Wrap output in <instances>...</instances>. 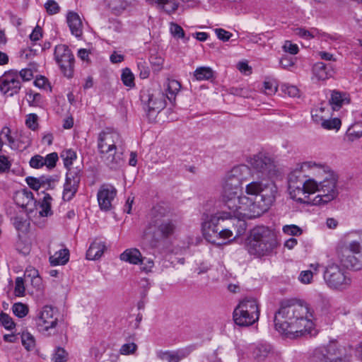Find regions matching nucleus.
I'll use <instances>...</instances> for the list:
<instances>
[{"instance_id": "44", "label": "nucleus", "mask_w": 362, "mask_h": 362, "mask_svg": "<svg viewBox=\"0 0 362 362\" xmlns=\"http://www.w3.org/2000/svg\"><path fill=\"white\" fill-rule=\"evenodd\" d=\"M12 310L14 315L20 318L25 317L28 313V307L21 303H15L12 307Z\"/></svg>"}, {"instance_id": "61", "label": "nucleus", "mask_w": 362, "mask_h": 362, "mask_svg": "<svg viewBox=\"0 0 362 362\" xmlns=\"http://www.w3.org/2000/svg\"><path fill=\"white\" fill-rule=\"evenodd\" d=\"M283 49L289 54H296L298 52V47L296 44H293L291 41H286Z\"/></svg>"}, {"instance_id": "36", "label": "nucleus", "mask_w": 362, "mask_h": 362, "mask_svg": "<svg viewBox=\"0 0 362 362\" xmlns=\"http://www.w3.org/2000/svg\"><path fill=\"white\" fill-rule=\"evenodd\" d=\"M180 83L176 80H169L166 90V98L173 103L175 100L176 94L180 91Z\"/></svg>"}, {"instance_id": "13", "label": "nucleus", "mask_w": 362, "mask_h": 362, "mask_svg": "<svg viewBox=\"0 0 362 362\" xmlns=\"http://www.w3.org/2000/svg\"><path fill=\"white\" fill-rule=\"evenodd\" d=\"M54 59L63 74L67 78L74 75V57L68 46L58 45L54 49Z\"/></svg>"}, {"instance_id": "45", "label": "nucleus", "mask_w": 362, "mask_h": 362, "mask_svg": "<svg viewBox=\"0 0 362 362\" xmlns=\"http://www.w3.org/2000/svg\"><path fill=\"white\" fill-rule=\"evenodd\" d=\"M42 96L40 93L30 90L26 94V100L30 106H38L41 103Z\"/></svg>"}, {"instance_id": "5", "label": "nucleus", "mask_w": 362, "mask_h": 362, "mask_svg": "<svg viewBox=\"0 0 362 362\" xmlns=\"http://www.w3.org/2000/svg\"><path fill=\"white\" fill-rule=\"evenodd\" d=\"M245 241L250 253L259 256L271 252L278 246L276 235L269 228H253Z\"/></svg>"}, {"instance_id": "21", "label": "nucleus", "mask_w": 362, "mask_h": 362, "mask_svg": "<svg viewBox=\"0 0 362 362\" xmlns=\"http://www.w3.org/2000/svg\"><path fill=\"white\" fill-rule=\"evenodd\" d=\"M13 199L15 203L25 209L32 212L36 206V200L34 199L32 192L25 189L15 193Z\"/></svg>"}, {"instance_id": "8", "label": "nucleus", "mask_w": 362, "mask_h": 362, "mask_svg": "<svg viewBox=\"0 0 362 362\" xmlns=\"http://www.w3.org/2000/svg\"><path fill=\"white\" fill-rule=\"evenodd\" d=\"M260 314L256 299L245 298L233 311V320L240 327H249L258 321Z\"/></svg>"}, {"instance_id": "20", "label": "nucleus", "mask_w": 362, "mask_h": 362, "mask_svg": "<svg viewBox=\"0 0 362 362\" xmlns=\"http://www.w3.org/2000/svg\"><path fill=\"white\" fill-rule=\"evenodd\" d=\"M202 228V233L205 239L213 244L221 245L224 243L220 241L230 239L233 236V231L228 228Z\"/></svg>"}, {"instance_id": "62", "label": "nucleus", "mask_w": 362, "mask_h": 362, "mask_svg": "<svg viewBox=\"0 0 362 362\" xmlns=\"http://www.w3.org/2000/svg\"><path fill=\"white\" fill-rule=\"evenodd\" d=\"M215 33L218 38L223 42H227L232 36V33L222 28H216Z\"/></svg>"}, {"instance_id": "59", "label": "nucleus", "mask_w": 362, "mask_h": 362, "mask_svg": "<svg viewBox=\"0 0 362 362\" xmlns=\"http://www.w3.org/2000/svg\"><path fill=\"white\" fill-rule=\"evenodd\" d=\"M1 135L4 136L5 139H6L9 146L11 148H15V140L11 135V129L8 127H4L2 128L1 132Z\"/></svg>"}, {"instance_id": "47", "label": "nucleus", "mask_w": 362, "mask_h": 362, "mask_svg": "<svg viewBox=\"0 0 362 362\" xmlns=\"http://www.w3.org/2000/svg\"><path fill=\"white\" fill-rule=\"evenodd\" d=\"M25 291L24 279L18 276L15 281L14 293L18 297H22L25 296Z\"/></svg>"}, {"instance_id": "19", "label": "nucleus", "mask_w": 362, "mask_h": 362, "mask_svg": "<svg viewBox=\"0 0 362 362\" xmlns=\"http://www.w3.org/2000/svg\"><path fill=\"white\" fill-rule=\"evenodd\" d=\"M117 194V189L111 185L104 184L100 186L97 197L100 208L109 211L112 207V202Z\"/></svg>"}, {"instance_id": "46", "label": "nucleus", "mask_w": 362, "mask_h": 362, "mask_svg": "<svg viewBox=\"0 0 362 362\" xmlns=\"http://www.w3.org/2000/svg\"><path fill=\"white\" fill-rule=\"evenodd\" d=\"M278 89L277 82L275 80L269 79L264 82V91L267 95L274 94Z\"/></svg>"}, {"instance_id": "42", "label": "nucleus", "mask_w": 362, "mask_h": 362, "mask_svg": "<svg viewBox=\"0 0 362 362\" xmlns=\"http://www.w3.org/2000/svg\"><path fill=\"white\" fill-rule=\"evenodd\" d=\"M121 79L124 85L129 88H133L135 86L134 76L128 68H126L122 71Z\"/></svg>"}, {"instance_id": "15", "label": "nucleus", "mask_w": 362, "mask_h": 362, "mask_svg": "<svg viewBox=\"0 0 362 362\" xmlns=\"http://www.w3.org/2000/svg\"><path fill=\"white\" fill-rule=\"evenodd\" d=\"M35 321L37 329L40 332H48L50 329L55 328L57 325V311L54 308L45 305L40 311Z\"/></svg>"}, {"instance_id": "35", "label": "nucleus", "mask_w": 362, "mask_h": 362, "mask_svg": "<svg viewBox=\"0 0 362 362\" xmlns=\"http://www.w3.org/2000/svg\"><path fill=\"white\" fill-rule=\"evenodd\" d=\"M78 185L76 182L66 179L62 196L63 199L65 201L71 200L77 192Z\"/></svg>"}, {"instance_id": "14", "label": "nucleus", "mask_w": 362, "mask_h": 362, "mask_svg": "<svg viewBox=\"0 0 362 362\" xmlns=\"http://www.w3.org/2000/svg\"><path fill=\"white\" fill-rule=\"evenodd\" d=\"M309 362H347L340 356L338 349L333 344L316 348L310 356Z\"/></svg>"}, {"instance_id": "11", "label": "nucleus", "mask_w": 362, "mask_h": 362, "mask_svg": "<svg viewBox=\"0 0 362 362\" xmlns=\"http://www.w3.org/2000/svg\"><path fill=\"white\" fill-rule=\"evenodd\" d=\"M249 163L262 177L273 179L280 175L274 161L265 153H259L253 156L250 159Z\"/></svg>"}, {"instance_id": "63", "label": "nucleus", "mask_w": 362, "mask_h": 362, "mask_svg": "<svg viewBox=\"0 0 362 362\" xmlns=\"http://www.w3.org/2000/svg\"><path fill=\"white\" fill-rule=\"evenodd\" d=\"M25 181L28 185L32 188L33 189L37 191L41 187L40 182L41 180L39 178L33 177H28L25 179Z\"/></svg>"}, {"instance_id": "24", "label": "nucleus", "mask_w": 362, "mask_h": 362, "mask_svg": "<svg viewBox=\"0 0 362 362\" xmlns=\"http://www.w3.org/2000/svg\"><path fill=\"white\" fill-rule=\"evenodd\" d=\"M329 104L334 111L339 110L343 106L349 105L351 102L349 94L337 90L330 91Z\"/></svg>"}, {"instance_id": "3", "label": "nucleus", "mask_w": 362, "mask_h": 362, "mask_svg": "<svg viewBox=\"0 0 362 362\" xmlns=\"http://www.w3.org/2000/svg\"><path fill=\"white\" fill-rule=\"evenodd\" d=\"M222 199L230 212L221 211L210 216L204 214L202 226H216L220 224V221H224L233 218L241 220L240 206L249 202L247 196L242 194V187L234 186L231 182L223 180Z\"/></svg>"}, {"instance_id": "23", "label": "nucleus", "mask_w": 362, "mask_h": 362, "mask_svg": "<svg viewBox=\"0 0 362 362\" xmlns=\"http://www.w3.org/2000/svg\"><path fill=\"white\" fill-rule=\"evenodd\" d=\"M152 219L157 226H174L173 223L170 222V212L164 206L157 205L154 206L151 212Z\"/></svg>"}, {"instance_id": "43", "label": "nucleus", "mask_w": 362, "mask_h": 362, "mask_svg": "<svg viewBox=\"0 0 362 362\" xmlns=\"http://www.w3.org/2000/svg\"><path fill=\"white\" fill-rule=\"evenodd\" d=\"M68 359V353L62 347H57L52 355L54 362H66Z\"/></svg>"}, {"instance_id": "57", "label": "nucleus", "mask_w": 362, "mask_h": 362, "mask_svg": "<svg viewBox=\"0 0 362 362\" xmlns=\"http://www.w3.org/2000/svg\"><path fill=\"white\" fill-rule=\"evenodd\" d=\"M139 71V76L142 79L148 78L150 75V70L145 62H139L137 64Z\"/></svg>"}, {"instance_id": "18", "label": "nucleus", "mask_w": 362, "mask_h": 362, "mask_svg": "<svg viewBox=\"0 0 362 362\" xmlns=\"http://www.w3.org/2000/svg\"><path fill=\"white\" fill-rule=\"evenodd\" d=\"M251 176V170L245 165H240L233 168L226 175L223 180L231 182L234 186L242 187L243 182L247 181Z\"/></svg>"}, {"instance_id": "38", "label": "nucleus", "mask_w": 362, "mask_h": 362, "mask_svg": "<svg viewBox=\"0 0 362 362\" xmlns=\"http://www.w3.org/2000/svg\"><path fill=\"white\" fill-rule=\"evenodd\" d=\"M61 158L64 160V166L67 168L69 167L74 166L76 162V153L71 149H66L61 153Z\"/></svg>"}, {"instance_id": "56", "label": "nucleus", "mask_w": 362, "mask_h": 362, "mask_svg": "<svg viewBox=\"0 0 362 362\" xmlns=\"http://www.w3.org/2000/svg\"><path fill=\"white\" fill-rule=\"evenodd\" d=\"M45 159L40 155H35L33 156L30 160V165L33 168H40L45 165Z\"/></svg>"}, {"instance_id": "27", "label": "nucleus", "mask_w": 362, "mask_h": 362, "mask_svg": "<svg viewBox=\"0 0 362 362\" xmlns=\"http://www.w3.org/2000/svg\"><path fill=\"white\" fill-rule=\"evenodd\" d=\"M66 21L71 34L77 38H81L83 35V23L78 14L73 11L69 12Z\"/></svg>"}, {"instance_id": "30", "label": "nucleus", "mask_w": 362, "mask_h": 362, "mask_svg": "<svg viewBox=\"0 0 362 362\" xmlns=\"http://www.w3.org/2000/svg\"><path fill=\"white\" fill-rule=\"evenodd\" d=\"M362 136V122H358L351 125L344 136V140L353 142Z\"/></svg>"}, {"instance_id": "28", "label": "nucleus", "mask_w": 362, "mask_h": 362, "mask_svg": "<svg viewBox=\"0 0 362 362\" xmlns=\"http://www.w3.org/2000/svg\"><path fill=\"white\" fill-rule=\"evenodd\" d=\"M106 248L105 242L95 239L90 244L86 252V258L90 260H96L101 257Z\"/></svg>"}, {"instance_id": "37", "label": "nucleus", "mask_w": 362, "mask_h": 362, "mask_svg": "<svg viewBox=\"0 0 362 362\" xmlns=\"http://www.w3.org/2000/svg\"><path fill=\"white\" fill-rule=\"evenodd\" d=\"M194 76L197 81L209 80L214 76L213 70L208 66H200L196 69Z\"/></svg>"}, {"instance_id": "49", "label": "nucleus", "mask_w": 362, "mask_h": 362, "mask_svg": "<svg viewBox=\"0 0 362 362\" xmlns=\"http://www.w3.org/2000/svg\"><path fill=\"white\" fill-rule=\"evenodd\" d=\"M136 349H137V345L135 343H134V342L127 343V344H123L121 346V348L119 349V354L122 355L132 354L135 353Z\"/></svg>"}, {"instance_id": "10", "label": "nucleus", "mask_w": 362, "mask_h": 362, "mask_svg": "<svg viewBox=\"0 0 362 362\" xmlns=\"http://www.w3.org/2000/svg\"><path fill=\"white\" fill-rule=\"evenodd\" d=\"M337 182V177L334 174L322 180H315L317 187L313 189V193L318 194L313 199L314 204H327L334 200L339 194Z\"/></svg>"}, {"instance_id": "29", "label": "nucleus", "mask_w": 362, "mask_h": 362, "mask_svg": "<svg viewBox=\"0 0 362 362\" xmlns=\"http://www.w3.org/2000/svg\"><path fill=\"white\" fill-rule=\"evenodd\" d=\"M120 259L133 264H144L140 251L136 248L127 249L120 255Z\"/></svg>"}, {"instance_id": "7", "label": "nucleus", "mask_w": 362, "mask_h": 362, "mask_svg": "<svg viewBox=\"0 0 362 362\" xmlns=\"http://www.w3.org/2000/svg\"><path fill=\"white\" fill-rule=\"evenodd\" d=\"M336 256L340 263L347 269H362V251L360 243L351 241L349 245L339 243L336 247Z\"/></svg>"}, {"instance_id": "64", "label": "nucleus", "mask_w": 362, "mask_h": 362, "mask_svg": "<svg viewBox=\"0 0 362 362\" xmlns=\"http://www.w3.org/2000/svg\"><path fill=\"white\" fill-rule=\"evenodd\" d=\"M11 163L6 156H0V173H5L11 168Z\"/></svg>"}, {"instance_id": "31", "label": "nucleus", "mask_w": 362, "mask_h": 362, "mask_svg": "<svg viewBox=\"0 0 362 362\" xmlns=\"http://www.w3.org/2000/svg\"><path fill=\"white\" fill-rule=\"evenodd\" d=\"M313 75L317 80L324 81L332 76V70L323 62H317L313 68Z\"/></svg>"}, {"instance_id": "17", "label": "nucleus", "mask_w": 362, "mask_h": 362, "mask_svg": "<svg viewBox=\"0 0 362 362\" xmlns=\"http://www.w3.org/2000/svg\"><path fill=\"white\" fill-rule=\"evenodd\" d=\"M21 88V81L16 71L6 72L0 77V91L8 96L17 94Z\"/></svg>"}, {"instance_id": "41", "label": "nucleus", "mask_w": 362, "mask_h": 362, "mask_svg": "<svg viewBox=\"0 0 362 362\" xmlns=\"http://www.w3.org/2000/svg\"><path fill=\"white\" fill-rule=\"evenodd\" d=\"M21 341L23 346L28 351L34 349L35 346V340L34 337L29 332H23L21 335Z\"/></svg>"}, {"instance_id": "12", "label": "nucleus", "mask_w": 362, "mask_h": 362, "mask_svg": "<svg viewBox=\"0 0 362 362\" xmlns=\"http://www.w3.org/2000/svg\"><path fill=\"white\" fill-rule=\"evenodd\" d=\"M141 100L147 117L154 119L157 113L165 107V97L160 90L151 92L143 91L141 94Z\"/></svg>"}, {"instance_id": "26", "label": "nucleus", "mask_w": 362, "mask_h": 362, "mask_svg": "<svg viewBox=\"0 0 362 362\" xmlns=\"http://www.w3.org/2000/svg\"><path fill=\"white\" fill-rule=\"evenodd\" d=\"M191 353L189 348L179 349L176 351H160L157 352V356L162 361L167 362H180L182 359L187 358Z\"/></svg>"}, {"instance_id": "52", "label": "nucleus", "mask_w": 362, "mask_h": 362, "mask_svg": "<svg viewBox=\"0 0 362 362\" xmlns=\"http://www.w3.org/2000/svg\"><path fill=\"white\" fill-rule=\"evenodd\" d=\"M170 31L173 37L177 38H184L185 32L182 28L175 23H171L170 25Z\"/></svg>"}, {"instance_id": "55", "label": "nucleus", "mask_w": 362, "mask_h": 362, "mask_svg": "<svg viewBox=\"0 0 362 362\" xmlns=\"http://www.w3.org/2000/svg\"><path fill=\"white\" fill-rule=\"evenodd\" d=\"M25 124L27 127L35 131L37 129L38 124H37V116L35 114H29L27 116V119L25 120Z\"/></svg>"}, {"instance_id": "54", "label": "nucleus", "mask_w": 362, "mask_h": 362, "mask_svg": "<svg viewBox=\"0 0 362 362\" xmlns=\"http://www.w3.org/2000/svg\"><path fill=\"white\" fill-rule=\"evenodd\" d=\"M45 7L50 15L56 14L59 11V6L54 0H48L45 4Z\"/></svg>"}, {"instance_id": "1", "label": "nucleus", "mask_w": 362, "mask_h": 362, "mask_svg": "<svg viewBox=\"0 0 362 362\" xmlns=\"http://www.w3.org/2000/svg\"><path fill=\"white\" fill-rule=\"evenodd\" d=\"M313 313L306 304L294 299L284 300L275 313V329L288 338L295 339L306 334H317Z\"/></svg>"}, {"instance_id": "50", "label": "nucleus", "mask_w": 362, "mask_h": 362, "mask_svg": "<svg viewBox=\"0 0 362 362\" xmlns=\"http://www.w3.org/2000/svg\"><path fill=\"white\" fill-rule=\"evenodd\" d=\"M109 5L112 10L120 12L125 9L127 3L124 0H109Z\"/></svg>"}, {"instance_id": "58", "label": "nucleus", "mask_w": 362, "mask_h": 362, "mask_svg": "<svg viewBox=\"0 0 362 362\" xmlns=\"http://www.w3.org/2000/svg\"><path fill=\"white\" fill-rule=\"evenodd\" d=\"M313 277V272L312 270H305L300 272L298 279L303 284H310Z\"/></svg>"}, {"instance_id": "16", "label": "nucleus", "mask_w": 362, "mask_h": 362, "mask_svg": "<svg viewBox=\"0 0 362 362\" xmlns=\"http://www.w3.org/2000/svg\"><path fill=\"white\" fill-rule=\"evenodd\" d=\"M173 233V228H146L142 235L144 244L157 247L165 238Z\"/></svg>"}, {"instance_id": "2", "label": "nucleus", "mask_w": 362, "mask_h": 362, "mask_svg": "<svg viewBox=\"0 0 362 362\" xmlns=\"http://www.w3.org/2000/svg\"><path fill=\"white\" fill-rule=\"evenodd\" d=\"M247 202L240 206L241 220L254 218L267 211L275 200L277 187L274 182L252 181L245 186Z\"/></svg>"}, {"instance_id": "33", "label": "nucleus", "mask_w": 362, "mask_h": 362, "mask_svg": "<svg viewBox=\"0 0 362 362\" xmlns=\"http://www.w3.org/2000/svg\"><path fill=\"white\" fill-rule=\"evenodd\" d=\"M69 258V251L67 249L60 250L49 257V262L52 266L65 264Z\"/></svg>"}, {"instance_id": "9", "label": "nucleus", "mask_w": 362, "mask_h": 362, "mask_svg": "<svg viewBox=\"0 0 362 362\" xmlns=\"http://www.w3.org/2000/svg\"><path fill=\"white\" fill-rule=\"evenodd\" d=\"M323 278L327 286L334 290H344L351 284V279L346 271L333 262L325 267Z\"/></svg>"}, {"instance_id": "60", "label": "nucleus", "mask_w": 362, "mask_h": 362, "mask_svg": "<svg viewBox=\"0 0 362 362\" xmlns=\"http://www.w3.org/2000/svg\"><path fill=\"white\" fill-rule=\"evenodd\" d=\"M324 111V107H320L312 111V118L315 123L321 125L322 121L325 119V117L322 115Z\"/></svg>"}, {"instance_id": "40", "label": "nucleus", "mask_w": 362, "mask_h": 362, "mask_svg": "<svg viewBox=\"0 0 362 362\" xmlns=\"http://www.w3.org/2000/svg\"><path fill=\"white\" fill-rule=\"evenodd\" d=\"M341 125V120L339 118L326 119L321 122V127L327 130H339Z\"/></svg>"}, {"instance_id": "25", "label": "nucleus", "mask_w": 362, "mask_h": 362, "mask_svg": "<svg viewBox=\"0 0 362 362\" xmlns=\"http://www.w3.org/2000/svg\"><path fill=\"white\" fill-rule=\"evenodd\" d=\"M303 167L310 169L313 175L319 180H324L334 174V172L331 170L330 168L324 163L308 161L303 163Z\"/></svg>"}, {"instance_id": "53", "label": "nucleus", "mask_w": 362, "mask_h": 362, "mask_svg": "<svg viewBox=\"0 0 362 362\" xmlns=\"http://www.w3.org/2000/svg\"><path fill=\"white\" fill-rule=\"evenodd\" d=\"M45 162L44 164L48 168L51 169L55 167L56 163L58 160V155L57 153H51L46 156L44 158Z\"/></svg>"}, {"instance_id": "6", "label": "nucleus", "mask_w": 362, "mask_h": 362, "mask_svg": "<svg viewBox=\"0 0 362 362\" xmlns=\"http://www.w3.org/2000/svg\"><path fill=\"white\" fill-rule=\"evenodd\" d=\"M316 187L315 180H305L304 175L300 170L291 172L288 175V193L292 199L298 202H308L307 194H313V189Z\"/></svg>"}, {"instance_id": "48", "label": "nucleus", "mask_w": 362, "mask_h": 362, "mask_svg": "<svg viewBox=\"0 0 362 362\" xmlns=\"http://www.w3.org/2000/svg\"><path fill=\"white\" fill-rule=\"evenodd\" d=\"M0 324L4 326L6 329H12L15 327V324L12 318L6 313H1L0 314Z\"/></svg>"}, {"instance_id": "4", "label": "nucleus", "mask_w": 362, "mask_h": 362, "mask_svg": "<svg viewBox=\"0 0 362 362\" xmlns=\"http://www.w3.org/2000/svg\"><path fill=\"white\" fill-rule=\"evenodd\" d=\"M120 136L116 132L104 131L98 139V148L103 162L111 170H118L124 164L123 153L118 151Z\"/></svg>"}, {"instance_id": "34", "label": "nucleus", "mask_w": 362, "mask_h": 362, "mask_svg": "<svg viewBox=\"0 0 362 362\" xmlns=\"http://www.w3.org/2000/svg\"><path fill=\"white\" fill-rule=\"evenodd\" d=\"M82 168V163H76V165L67 168L66 179L79 184Z\"/></svg>"}, {"instance_id": "22", "label": "nucleus", "mask_w": 362, "mask_h": 362, "mask_svg": "<svg viewBox=\"0 0 362 362\" xmlns=\"http://www.w3.org/2000/svg\"><path fill=\"white\" fill-rule=\"evenodd\" d=\"M17 230L18 240L16 242V250L23 255H27L30 252L33 233L30 228H17Z\"/></svg>"}, {"instance_id": "32", "label": "nucleus", "mask_w": 362, "mask_h": 362, "mask_svg": "<svg viewBox=\"0 0 362 362\" xmlns=\"http://www.w3.org/2000/svg\"><path fill=\"white\" fill-rule=\"evenodd\" d=\"M271 351L269 345L258 344L252 348V357L257 361H264Z\"/></svg>"}, {"instance_id": "39", "label": "nucleus", "mask_w": 362, "mask_h": 362, "mask_svg": "<svg viewBox=\"0 0 362 362\" xmlns=\"http://www.w3.org/2000/svg\"><path fill=\"white\" fill-rule=\"evenodd\" d=\"M52 198L49 194H45L42 201L40 203V208L42 209L40 211L41 216H50L52 212L51 210V202Z\"/></svg>"}, {"instance_id": "51", "label": "nucleus", "mask_w": 362, "mask_h": 362, "mask_svg": "<svg viewBox=\"0 0 362 362\" xmlns=\"http://www.w3.org/2000/svg\"><path fill=\"white\" fill-rule=\"evenodd\" d=\"M282 91L290 97H297L299 95L298 88L293 85L284 84L281 86Z\"/></svg>"}]
</instances>
